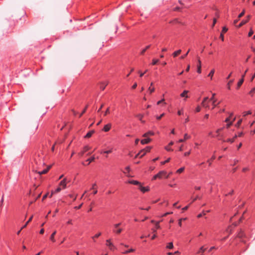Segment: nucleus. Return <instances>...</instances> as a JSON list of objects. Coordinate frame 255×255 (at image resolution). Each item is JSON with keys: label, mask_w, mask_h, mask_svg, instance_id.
I'll use <instances>...</instances> for the list:
<instances>
[{"label": "nucleus", "mask_w": 255, "mask_h": 255, "mask_svg": "<svg viewBox=\"0 0 255 255\" xmlns=\"http://www.w3.org/2000/svg\"><path fill=\"white\" fill-rule=\"evenodd\" d=\"M64 189V179H62L60 182L58 186L54 190H52L49 195V198L52 196L56 197L57 194L59 193L62 189Z\"/></svg>", "instance_id": "obj_1"}, {"label": "nucleus", "mask_w": 255, "mask_h": 255, "mask_svg": "<svg viewBox=\"0 0 255 255\" xmlns=\"http://www.w3.org/2000/svg\"><path fill=\"white\" fill-rule=\"evenodd\" d=\"M120 225L121 223L115 224L114 225L113 232L117 234H120L123 231V229L119 228Z\"/></svg>", "instance_id": "obj_2"}, {"label": "nucleus", "mask_w": 255, "mask_h": 255, "mask_svg": "<svg viewBox=\"0 0 255 255\" xmlns=\"http://www.w3.org/2000/svg\"><path fill=\"white\" fill-rule=\"evenodd\" d=\"M215 95H216L215 93H213L212 96L210 99V100L212 101V106H213L212 109H214L220 103V102H218V103H216L217 99L215 98Z\"/></svg>", "instance_id": "obj_3"}, {"label": "nucleus", "mask_w": 255, "mask_h": 255, "mask_svg": "<svg viewBox=\"0 0 255 255\" xmlns=\"http://www.w3.org/2000/svg\"><path fill=\"white\" fill-rule=\"evenodd\" d=\"M106 245L109 247V249L111 251H114V250L116 249V248L111 242L110 239L106 240Z\"/></svg>", "instance_id": "obj_4"}, {"label": "nucleus", "mask_w": 255, "mask_h": 255, "mask_svg": "<svg viewBox=\"0 0 255 255\" xmlns=\"http://www.w3.org/2000/svg\"><path fill=\"white\" fill-rule=\"evenodd\" d=\"M160 178H162V176H164L165 178H168L170 175L172 174V172H170L168 174H167V172L164 170H162L159 172Z\"/></svg>", "instance_id": "obj_5"}, {"label": "nucleus", "mask_w": 255, "mask_h": 255, "mask_svg": "<svg viewBox=\"0 0 255 255\" xmlns=\"http://www.w3.org/2000/svg\"><path fill=\"white\" fill-rule=\"evenodd\" d=\"M227 31H228V28L227 27H223L222 32L220 35V38L223 41L224 40V33H226Z\"/></svg>", "instance_id": "obj_6"}, {"label": "nucleus", "mask_w": 255, "mask_h": 255, "mask_svg": "<svg viewBox=\"0 0 255 255\" xmlns=\"http://www.w3.org/2000/svg\"><path fill=\"white\" fill-rule=\"evenodd\" d=\"M151 139L149 137H145L144 139L141 140L140 142L142 144H148L150 142Z\"/></svg>", "instance_id": "obj_7"}, {"label": "nucleus", "mask_w": 255, "mask_h": 255, "mask_svg": "<svg viewBox=\"0 0 255 255\" xmlns=\"http://www.w3.org/2000/svg\"><path fill=\"white\" fill-rule=\"evenodd\" d=\"M7 24L10 27H11L12 28L15 25V21L13 20H11L10 19H7Z\"/></svg>", "instance_id": "obj_8"}, {"label": "nucleus", "mask_w": 255, "mask_h": 255, "mask_svg": "<svg viewBox=\"0 0 255 255\" xmlns=\"http://www.w3.org/2000/svg\"><path fill=\"white\" fill-rule=\"evenodd\" d=\"M198 63L197 71L200 74L201 73V62L199 58H198Z\"/></svg>", "instance_id": "obj_9"}, {"label": "nucleus", "mask_w": 255, "mask_h": 255, "mask_svg": "<svg viewBox=\"0 0 255 255\" xmlns=\"http://www.w3.org/2000/svg\"><path fill=\"white\" fill-rule=\"evenodd\" d=\"M191 136L189 135L187 133H185L184 135L183 139H180L179 140L178 142H182L185 141V140L190 138Z\"/></svg>", "instance_id": "obj_10"}, {"label": "nucleus", "mask_w": 255, "mask_h": 255, "mask_svg": "<svg viewBox=\"0 0 255 255\" xmlns=\"http://www.w3.org/2000/svg\"><path fill=\"white\" fill-rule=\"evenodd\" d=\"M50 168V166H48L46 169H45L41 171H38V173L39 174V175H40L41 174H46L48 172V171H49Z\"/></svg>", "instance_id": "obj_11"}, {"label": "nucleus", "mask_w": 255, "mask_h": 255, "mask_svg": "<svg viewBox=\"0 0 255 255\" xmlns=\"http://www.w3.org/2000/svg\"><path fill=\"white\" fill-rule=\"evenodd\" d=\"M236 120V117H234L231 121H230L228 123H227L225 128H229L232 125L233 122ZM225 128V127H224Z\"/></svg>", "instance_id": "obj_12"}, {"label": "nucleus", "mask_w": 255, "mask_h": 255, "mask_svg": "<svg viewBox=\"0 0 255 255\" xmlns=\"http://www.w3.org/2000/svg\"><path fill=\"white\" fill-rule=\"evenodd\" d=\"M154 134V132L152 131H149L142 135L144 137H148L149 136L153 135Z\"/></svg>", "instance_id": "obj_13"}, {"label": "nucleus", "mask_w": 255, "mask_h": 255, "mask_svg": "<svg viewBox=\"0 0 255 255\" xmlns=\"http://www.w3.org/2000/svg\"><path fill=\"white\" fill-rule=\"evenodd\" d=\"M245 77V74H243L242 76V79L239 81L237 84V88H239L244 82Z\"/></svg>", "instance_id": "obj_14"}, {"label": "nucleus", "mask_w": 255, "mask_h": 255, "mask_svg": "<svg viewBox=\"0 0 255 255\" xmlns=\"http://www.w3.org/2000/svg\"><path fill=\"white\" fill-rule=\"evenodd\" d=\"M62 142H63V139L57 140L55 142V144L52 146V147L51 148V150L53 151L54 150L55 145H57L58 144H61V143H62Z\"/></svg>", "instance_id": "obj_15"}, {"label": "nucleus", "mask_w": 255, "mask_h": 255, "mask_svg": "<svg viewBox=\"0 0 255 255\" xmlns=\"http://www.w3.org/2000/svg\"><path fill=\"white\" fill-rule=\"evenodd\" d=\"M111 128V124H108L105 126V127H104V128H103V130L105 132H107Z\"/></svg>", "instance_id": "obj_16"}, {"label": "nucleus", "mask_w": 255, "mask_h": 255, "mask_svg": "<svg viewBox=\"0 0 255 255\" xmlns=\"http://www.w3.org/2000/svg\"><path fill=\"white\" fill-rule=\"evenodd\" d=\"M160 228L159 226V222H156L155 223V229H152V231L154 233L156 232V230L159 229Z\"/></svg>", "instance_id": "obj_17"}, {"label": "nucleus", "mask_w": 255, "mask_h": 255, "mask_svg": "<svg viewBox=\"0 0 255 255\" xmlns=\"http://www.w3.org/2000/svg\"><path fill=\"white\" fill-rule=\"evenodd\" d=\"M189 91H187V90H184L183 93H182L181 94H180V96L181 97H185L186 98H187L188 97V93Z\"/></svg>", "instance_id": "obj_18"}, {"label": "nucleus", "mask_w": 255, "mask_h": 255, "mask_svg": "<svg viewBox=\"0 0 255 255\" xmlns=\"http://www.w3.org/2000/svg\"><path fill=\"white\" fill-rule=\"evenodd\" d=\"M34 160H35V163L36 164L41 165V164H44L43 160L42 158L39 159L37 160V159L36 158H35Z\"/></svg>", "instance_id": "obj_19"}, {"label": "nucleus", "mask_w": 255, "mask_h": 255, "mask_svg": "<svg viewBox=\"0 0 255 255\" xmlns=\"http://www.w3.org/2000/svg\"><path fill=\"white\" fill-rule=\"evenodd\" d=\"M233 115V114L232 113H230L229 117H228L227 118H226V119L225 120V122L228 123L230 121H231L232 120V119L234 118L232 117Z\"/></svg>", "instance_id": "obj_20"}, {"label": "nucleus", "mask_w": 255, "mask_h": 255, "mask_svg": "<svg viewBox=\"0 0 255 255\" xmlns=\"http://www.w3.org/2000/svg\"><path fill=\"white\" fill-rule=\"evenodd\" d=\"M153 82H151L150 83V87L148 89V91L149 92L150 94H152L154 91L155 90L154 88L151 87L153 86Z\"/></svg>", "instance_id": "obj_21"}, {"label": "nucleus", "mask_w": 255, "mask_h": 255, "mask_svg": "<svg viewBox=\"0 0 255 255\" xmlns=\"http://www.w3.org/2000/svg\"><path fill=\"white\" fill-rule=\"evenodd\" d=\"M94 132H95V131L94 130L90 131L85 136V138H89V137H90Z\"/></svg>", "instance_id": "obj_22"}, {"label": "nucleus", "mask_w": 255, "mask_h": 255, "mask_svg": "<svg viewBox=\"0 0 255 255\" xmlns=\"http://www.w3.org/2000/svg\"><path fill=\"white\" fill-rule=\"evenodd\" d=\"M108 85L107 82H102L100 83V88L102 90L105 89L106 86Z\"/></svg>", "instance_id": "obj_23"}, {"label": "nucleus", "mask_w": 255, "mask_h": 255, "mask_svg": "<svg viewBox=\"0 0 255 255\" xmlns=\"http://www.w3.org/2000/svg\"><path fill=\"white\" fill-rule=\"evenodd\" d=\"M128 183H130V184H134V185H140V183L138 181H136V180H130V181H128Z\"/></svg>", "instance_id": "obj_24"}, {"label": "nucleus", "mask_w": 255, "mask_h": 255, "mask_svg": "<svg viewBox=\"0 0 255 255\" xmlns=\"http://www.w3.org/2000/svg\"><path fill=\"white\" fill-rule=\"evenodd\" d=\"M56 233V231H54V232L52 234V235H51V236H50V239L51 241L52 242H55V239H54V236L55 235Z\"/></svg>", "instance_id": "obj_25"}, {"label": "nucleus", "mask_w": 255, "mask_h": 255, "mask_svg": "<svg viewBox=\"0 0 255 255\" xmlns=\"http://www.w3.org/2000/svg\"><path fill=\"white\" fill-rule=\"evenodd\" d=\"M32 218H33V216H31L29 219H28V220L27 221H26V223L22 227V229H24V228H25L27 225L28 224V223L31 222V221L32 220Z\"/></svg>", "instance_id": "obj_26"}, {"label": "nucleus", "mask_w": 255, "mask_h": 255, "mask_svg": "<svg viewBox=\"0 0 255 255\" xmlns=\"http://www.w3.org/2000/svg\"><path fill=\"white\" fill-rule=\"evenodd\" d=\"M145 154V149H142L138 153V154H140V158L142 157Z\"/></svg>", "instance_id": "obj_27"}, {"label": "nucleus", "mask_w": 255, "mask_h": 255, "mask_svg": "<svg viewBox=\"0 0 255 255\" xmlns=\"http://www.w3.org/2000/svg\"><path fill=\"white\" fill-rule=\"evenodd\" d=\"M181 52V50L180 49L179 50H178L177 51H175L173 53V56L175 57H176L177 56H178L179 54H180Z\"/></svg>", "instance_id": "obj_28"}, {"label": "nucleus", "mask_w": 255, "mask_h": 255, "mask_svg": "<svg viewBox=\"0 0 255 255\" xmlns=\"http://www.w3.org/2000/svg\"><path fill=\"white\" fill-rule=\"evenodd\" d=\"M201 105L204 108L206 109H209L210 108V106L207 102L201 103Z\"/></svg>", "instance_id": "obj_29"}, {"label": "nucleus", "mask_w": 255, "mask_h": 255, "mask_svg": "<svg viewBox=\"0 0 255 255\" xmlns=\"http://www.w3.org/2000/svg\"><path fill=\"white\" fill-rule=\"evenodd\" d=\"M96 186V183H94L93 186H92V189H93L94 190V191H93V194L94 195H95L97 193V190L95 188V187Z\"/></svg>", "instance_id": "obj_30"}, {"label": "nucleus", "mask_w": 255, "mask_h": 255, "mask_svg": "<svg viewBox=\"0 0 255 255\" xmlns=\"http://www.w3.org/2000/svg\"><path fill=\"white\" fill-rule=\"evenodd\" d=\"M206 249H205L204 247H201L199 250V251L197 252V254H199L202 253L201 255H203V253L206 251Z\"/></svg>", "instance_id": "obj_31"}, {"label": "nucleus", "mask_w": 255, "mask_h": 255, "mask_svg": "<svg viewBox=\"0 0 255 255\" xmlns=\"http://www.w3.org/2000/svg\"><path fill=\"white\" fill-rule=\"evenodd\" d=\"M139 188H140V190H141L142 192H143V193H144V192H145L146 191H147L148 190V188H145V187H144L141 186V185H140V186H139Z\"/></svg>", "instance_id": "obj_32"}, {"label": "nucleus", "mask_w": 255, "mask_h": 255, "mask_svg": "<svg viewBox=\"0 0 255 255\" xmlns=\"http://www.w3.org/2000/svg\"><path fill=\"white\" fill-rule=\"evenodd\" d=\"M215 73V70L214 69H212L210 72L209 73V74H208V76L209 77H211V79L212 78L213 75H214V74Z\"/></svg>", "instance_id": "obj_33"}, {"label": "nucleus", "mask_w": 255, "mask_h": 255, "mask_svg": "<svg viewBox=\"0 0 255 255\" xmlns=\"http://www.w3.org/2000/svg\"><path fill=\"white\" fill-rule=\"evenodd\" d=\"M166 248H168V249H171L173 248V243L172 242H170V243H169L167 246H166Z\"/></svg>", "instance_id": "obj_34"}, {"label": "nucleus", "mask_w": 255, "mask_h": 255, "mask_svg": "<svg viewBox=\"0 0 255 255\" xmlns=\"http://www.w3.org/2000/svg\"><path fill=\"white\" fill-rule=\"evenodd\" d=\"M216 158V156L215 155H213L212 157H211V158L210 159V160H208L207 161V162L209 163V165L210 166L211 165V161H212V160H214Z\"/></svg>", "instance_id": "obj_35"}, {"label": "nucleus", "mask_w": 255, "mask_h": 255, "mask_svg": "<svg viewBox=\"0 0 255 255\" xmlns=\"http://www.w3.org/2000/svg\"><path fill=\"white\" fill-rule=\"evenodd\" d=\"M157 178L161 179L159 172L153 177L152 180H156Z\"/></svg>", "instance_id": "obj_36"}, {"label": "nucleus", "mask_w": 255, "mask_h": 255, "mask_svg": "<svg viewBox=\"0 0 255 255\" xmlns=\"http://www.w3.org/2000/svg\"><path fill=\"white\" fill-rule=\"evenodd\" d=\"M242 122V119H240L239 120V121L237 122V123L235 125V126L237 128H239Z\"/></svg>", "instance_id": "obj_37"}, {"label": "nucleus", "mask_w": 255, "mask_h": 255, "mask_svg": "<svg viewBox=\"0 0 255 255\" xmlns=\"http://www.w3.org/2000/svg\"><path fill=\"white\" fill-rule=\"evenodd\" d=\"M225 141L233 143L234 141V138H228L226 140H223V142Z\"/></svg>", "instance_id": "obj_38"}, {"label": "nucleus", "mask_w": 255, "mask_h": 255, "mask_svg": "<svg viewBox=\"0 0 255 255\" xmlns=\"http://www.w3.org/2000/svg\"><path fill=\"white\" fill-rule=\"evenodd\" d=\"M248 22V20H243L238 25V27H240Z\"/></svg>", "instance_id": "obj_39"}, {"label": "nucleus", "mask_w": 255, "mask_h": 255, "mask_svg": "<svg viewBox=\"0 0 255 255\" xmlns=\"http://www.w3.org/2000/svg\"><path fill=\"white\" fill-rule=\"evenodd\" d=\"M149 47H150V45L147 46L144 49H143L141 51V54L143 55L144 53V52L146 51V50H147Z\"/></svg>", "instance_id": "obj_40"}, {"label": "nucleus", "mask_w": 255, "mask_h": 255, "mask_svg": "<svg viewBox=\"0 0 255 255\" xmlns=\"http://www.w3.org/2000/svg\"><path fill=\"white\" fill-rule=\"evenodd\" d=\"M255 93V87L253 88L251 91L250 92H249V94L251 96H253L254 94Z\"/></svg>", "instance_id": "obj_41"}, {"label": "nucleus", "mask_w": 255, "mask_h": 255, "mask_svg": "<svg viewBox=\"0 0 255 255\" xmlns=\"http://www.w3.org/2000/svg\"><path fill=\"white\" fill-rule=\"evenodd\" d=\"M184 170V167H181L180 168H179V169H178L177 171H176V172L177 173H182L183 171Z\"/></svg>", "instance_id": "obj_42"}, {"label": "nucleus", "mask_w": 255, "mask_h": 255, "mask_svg": "<svg viewBox=\"0 0 255 255\" xmlns=\"http://www.w3.org/2000/svg\"><path fill=\"white\" fill-rule=\"evenodd\" d=\"M252 112L251 111H249L248 112H245L243 113V116L245 117L248 115H251L252 114Z\"/></svg>", "instance_id": "obj_43"}, {"label": "nucleus", "mask_w": 255, "mask_h": 255, "mask_svg": "<svg viewBox=\"0 0 255 255\" xmlns=\"http://www.w3.org/2000/svg\"><path fill=\"white\" fill-rule=\"evenodd\" d=\"M50 193L48 192L47 193H46L45 194H44L42 197V200H44L46 198H47V197H49V195H50Z\"/></svg>", "instance_id": "obj_44"}, {"label": "nucleus", "mask_w": 255, "mask_h": 255, "mask_svg": "<svg viewBox=\"0 0 255 255\" xmlns=\"http://www.w3.org/2000/svg\"><path fill=\"white\" fill-rule=\"evenodd\" d=\"M95 159V157H94V156H93V157H92L91 158H89V159H87V161H89L88 164H89L90 162H92V161H94Z\"/></svg>", "instance_id": "obj_45"}, {"label": "nucleus", "mask_w": 255, "mask_h": 255, "mask_svg": "<svg viewBox=\"0 0 255 255\" xmlns=\"http://www.w3.org/2000/svg\"><path fill=\"white\" fill-rule=\"evenodd\" d=\"M87 108L88 106H86L85 109L83 110L82 112L80 114L79 117H81L86 112Z\"/></svg>", "instance_id": "obj_46"}, {"label": "nucleus", "mask_w": 255, "mask_h": 255, "mask_svg": "<svg viewBox=\"0 0 255 255\" xmlns=\"http://www.w3.org/2000/svg\"><path fill=\"white\" fill-rule=\"evenodd\" d=\"M224 128H222L218 129L216 130V133H217V136H219L220 135V131H221L224 129Z\"/></svg>", "instance_id": "obj_47"}, {"label": "nucleus", "mask_w": 255, "mask_h": 255, "mask_svg": "<svg viewBox=\"0 0 255 255\" xmlns=\"http://www.w3.org/2000/svg\"><path fill=\"white\" fill-rule=\"evenodd\" d=\"M189 51H190V49H189L188 50V51L187 52V53L186 54H184V55L181 56L180 58L182 59H184L187 56V55H188Z\"/></svg>", "instance_id": "obj_48"}, {"label": "nucleus", "mask_w": 255, "mask_h": 255, "mask_svg": "<svg viewBox=\"0 0 255 255\" xmlns=\"http://www.w3.org/2000/svg\"><path fill=\"white\" fill-rule=\"evenodd\" d=\"M234 191L233 190H232L230 192H229L228 193H227V194H225V196H227L228 195H232L234 194Z\"/></svg>", "instance_id": "obj_49"}, {"label": "nucleus", "mask_w": 255, "mask_h": 255, "mask_svg": "<svg viewBox=\"0 0 255 255\" xmlns=\"http://www.w3.org/2000/svg\"><path fill=\"white\" fill-rule=\"evenodd\" d=\"M161 103H163V104L165 105L166 104V103L164 102V99H162L160 101H159L158 102H157V105H159Z\"/></svg>", "instance_id": "obj_50"}, {"label": "nucleus", "mask_w": 255, "mask_h": 255, "mask_svg": "<svg viewBox=\"0 0 255 255\" xmlns=\"http://www.w3.org/2000/svg\"><path fill=\"white\" fill-rule=\"evenodd\" d=\"M134 251V249H130L129 250H128V251H126L124 252L123 253L124 254H128V253H129L130 252H133Z\"/></svg>", "instance_id": "obj_51"}, {"label": "nucleus", "mask_w": 255, "mask_h": 255, "mask_svg": "<svg viewBox=\"0 0 255 255\" xmlns=\"http://www.w3.org/2000/svg\"><path fill=\"white\" fill-rule=\"evenodd\" d=\"M158 62H159V60L154 59H153V60H152V65H155V64H156Z\"/></svg>", "instance_id": "obj_52"}, {"label": "nucleus", "mask_w": 255, "mask_h": 255, "mask_svg": "<svg viewBox=\"0 0 255 255\" xmlns=\"http://www.w3.org/2000/svg\"><path fill=\"white\" fill-rule=\"evenodd\" d=\"M151 149V147L147 146L144 149H145V153H146V152H149Z\"/></svg>", "instance_id": "obj_53"}, {"label": "nucleus", "mask_w": 255, "mask_h": 255, "mask_svg": "<svg viewBox=\"0 0 255 255\" xmlns=\"http://www.w3.org/2000/svg\"><path fill=\"white\" fill-rule=\"evenodd\" d=\"M170 160V158H168L167 160H166L165 161H163V162H161V165H164V164H165V163H167V162H169Z\"/></svg>", "instance_id": "obj_54"}, {"label": "nucleus", "mask_w": 255, "mask_h": 255, "mask_svg": "<svg viewBox=\"0 0 255 255\" xmlns=\"http://www.w3.org/2000/svg\"><path fill=\"white\" fill-rule=\"evenodd\" d=\"M253 33H254V31H253L252 28H251L249 32L248 33V36L249 37H250V36H251L253 34Z\"/></svg>", "instance_id": "obj_55"}, {"label": "nucleus", "mask_w": 255, "mask_h": 255, "mask_svg": "<svg viewBox=\"0 0 255 255\" xmlns=\"http://www.w3.org/2000/svg\"><path fill=\"white\" fill-rule=\"evenodd\" d=\"M243 236H244V233H243V231H241L239 233V234H238V237L239 238H242Z\"/></svg>", "instance_id": "obj_56"}, {"label": "nucleus", "mask_w": 255, "mask_h": 255, "mask_svg": "<svg viewBox=\"0 0 255 255\" xmlns=\"http://www.w3.org/2000/svg\"><path fill=\"white\" fill-rule=\"evenodd\" d=\"M245 11L244 10L238 16L239 19L242 17L245 14Z\"/></svg>", "instance_id": "obj_57"}, {"label": "nucleus", "mask_w": 255, "mask_h": 255, "mask_svg": "<svg viewBox=\"0 0 255 255\" xmlns=\"http://www.w3.org/2000/svg\"><path fill=\"white\" fill-rule=\"evenodd\" d=\"M233 82V80H230L228 83V89H230V85Z\"/></svg>", "instance_id": "obj_58"}, {"label": "nucleus", "mask_w": 255, "mask_h": 255, "mask_svg": "<svg viewBox=\"0 0 255 255\" xmlns=\"http://www.w3.org/2000/svg\"><path fill=\"white\" fill-rule=\"evenodd\" d=\"M164 116V114L163 113L160 116H157L156 117V119L158 120H160L161 119L162 117H163V116Z\"/></svg>", "instance_id": "obj_59"}, {"label": "nucleus", "mask_w": 255, "mask_h": 255, "mask_svg": "<svg viewBox=\"0 0 255 255\" xmlns=\"http://www.w3.org/2000/svg\"><path fill=\"white\" fill-rule=\"evenodd\" d=\"M101 233H99L96 235H95L92 238L93 239H94L95 238H98L100 236H101Z\"/></svg>", "instance_id": "obj_60"}, {"label": "nucleus", "mask_w": 255, "mask_h": 255, "mask_svg": "<svg viewBox=\"0 0 255 255\" xmlns=\"http://www.w3.org/2000/svg\"><path fill=\"white\" fill-rule=\"evenodd\" d=\"M208 99H209V98H208V97H205V98L203 99V101H202V103H205V102H207V101H208Z\"/></svg>", "instance_id": "obj_61"}, {"label": "nucleus", "mask_w": 255, "mask_h": 255, "mask_svg": "<svg viewBox=\"0 0 255 255\" xmlns=\"http://www.w3.org/2000/svg\"><path fill=\"white\" fill-rule=\"evenodd\" d=\"M137 117L139 119L140 121H141V119L143 118V115L139 114L137 115Z\"/></svg>", "instance_id": "obj_62"}, {"label": "nucleus", "mask_w": 255, "mask_h": 255, "mask_svg": "<svg viewBox=\"0 0 255 255\" xmlns=\"http://www.w3.org/2000/svg\"><path fill=\"white\" fill-rule=\"evenodd\" d=\"M110 113V110L109 108H107V110L106 111L104 115L106 116L107 115L109 114Z\"/></svg>", "instance_id": "obj_63"}, {"label": "nucleus", "mask_w": 255, "mask_h": 255, "mask_svg": "<svg viewBox=\"0 0 255 255\" xmlns=\"http://www.w3.org/2000/svg\"><path fill=\"white\" fill-rule=\"evenodd\" d=\"M196 112H199L201 111V108L200 106H197L195 110Z\"/></svg>", "instance_id": "obj_64"}]
</instances>
